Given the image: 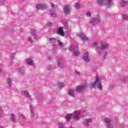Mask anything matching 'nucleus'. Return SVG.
Wrapping results in <instances>:
<instances>
[{"label":"nucleus","mask_w":128,"mask_h":128,"mask_svg":"<svg viewBox=\"0 0 128 128\" xmlns=\"http://www.w3.org/2000/svg\"><path fill=\"white\" fill-rule=\"evenodd\" d=\"M80 112L79 111H75L72 114H68L66 116V118L68 122H70L72 118L75 120H80Z\"/></svg>","instance_id":"obj_1"},{"label":"nucleus","mask_w":128,"mask_h":128,"mask_svg":"<svg viewBox=\"0 0 128 128\" xmlns=\"http://www.w3.org/2000/svg\"><path fill=\"white\" fill-rule=\"evenodd\" d=\"M112 0H97L96 2L98 6H110L112 4Z\"/></svg>","instance_id":"obj_2"},{"label":"nucleus","mask_w":128,"mask_h":128,"mask_svg":"<svg viewBox=\"0 0 128 128\" xmlns=\"http://www.w3.org/2000/svg\"><path fill=\"white\" fill-rule=\"evenodd\" d=\"M98 80H100V78H97L96 79V81L94 82V83H91L90 86H89L90 88H96V85L98 84Z\"/></svg>","instance_id":"obj_3"},{"label":"nucleus","mask_w":128,"mask_h":128,"mask_svg":"<svg viewBox=\"0 0 128 128\" xmlns=\"http://www.w3.org/2000/svg\"><path fill=\"white\" fill-rule=\"evenodd\" d=\"M70 8L68 6V5H65L64 8V11L65 14H70Z\"/></svg>","instance_id":"obj_4"},{"label":"nucleus","mask_w":128,"mask_h":128,"mask_svg":"<svg viewBox=\"0 0 128 128\" xmlns=\"http://www.w3.org/2000/svg\"><path fill=\"white\" fill-rule=\"evenodd\" d=\"M57 34H60L62 36H64V29L62 27H60L57 30Z\"/></svg>","instance_id":"obj_5"},{"label":"nucleus","mask_w":128,"mask_h":128,"mask_svg":"<svg viewBox=\"0 0 128 128\" xmlns=\"http://www.w3.org/2000/svg\"><path fill=\"white\" fill-rule=\"evenodd\" d=\"M86 86H80L76 88V90L77 92H84V90Z\"/></svg>","instance_id":"obj_6"},{"label":"nucleus","mask_w":128,"mask_h":128,"mask_svg":"<svg viewBox=\"0 0 128 128\" xmlns=\"http://www.w3.org/2000/svg\"><path fill=\"white\" fill-rule=\"evenodd\" d=\"M46 8V4L37 5L36 6V8H37V10H42V8Z\"/></svg>","instance_id":"obj_7"},{"label":"nucleus","mask_w":128,"mask_h":128,"mask_svg":"<svg viewBox=\"0 0 128 128\" xmlns=\"http://www.w3.org/2000/svg\"><path fill=\"white\" fill-rule=\"evenodd\" d=\"M83 60L87 62L90 60V58H88V52H86L84 54L83 56Z\"/></svg>","instance_id":"obj_8"},{"label":"nucleus","mask_w":128,"mask_h":128,"mask_svg":"<svg viewBox=\"0 0 128 128\" xmlns=\"http://www.w3.org/2000/svg\"><path fill=\"white\" fill-rule=\"evenodd\" d=\"M102 50H104V48H108V44L106 42H102L100 44Z\"/></svg>","instance_id":"obj_9"},{"label":"nucleus","mask_w":128,"mask_h":128,"mask_svg":"<svg viewBox=\"0 0 128 128\" xmlns=\"http://www.w3.org/2000/svg\"><path fill=\"white\" fill-rule=\"evenodd\" d=\"M100 22V18H93L92 19V24H96V22Z\"/></svg>","instance_id":"obj_10"},{"label":"nucleus","mask_w":128,"mask_h":128,"mask_svg":"<svg viewBox=\"0 0 128 128\" xmlns=\"http://www.w3.org/2000/svg\"><path fill=\"white\" fill-rule=\"evenodd\" d=\"M26 62L28 64H30V66H34V62L32 59H28L26 60Z\"/></svg>","instance_id":"obj_11"},{"label":"nucleus","mask_w":128,"mask_h":128,"mask_svg":"<svg viewBox=\"0 0 128 128\" xmlns=\"http://www.w3.org/2000/svg\"><path fill=\"white\" fill-rule=\"evenodd\" d=\"M22 94L23 96H26V98H30V93H28V91H24L22 92Z\"/></svg>","instance_id":"obj_12"},{"label":"nucleus","mask_w":128,"mask_h":128,"mask_svg":"<svg viewBox=\"0 0 128 128\" xmlns=\"http://www.w3.org/2000/svg\"><path fill=\"white\" fill-rule=\"evenodd\" d=\"M58 66L59 68H64V64H62V60H58Z\"/></svg>","instance_id":"obj_13"},{"label":"nucleus","mask_w":128,"mask_h":128,"mask_svg":"<svg viewBox=\"0 0 128 128\" xmlns=\"http://www.w3.org/2000/svg\"><path fill=\"white\" fill-rule=\"evenodd\" d=\"M80 54V52H78V50H74V56H78Z\"/></svg>","instance_id":"obj_14"},{"label":"nucleus","mask_w":128,"mask_h":128,"mask_svg":"<svg viewBox=\"0 0 128 128\" xmlns=\"http://www.w3.org/2000/svg\"><path fill=\"white\" fill-rule=\"evenodd\" d=\"M96 86H98V88H99V90H102V84L100 83H98L96 84Z\"/></svg>","instance_id":"obj_15"},{"label":"nucleus","mask_w":128,"mask_h":128,"mask_svg":"<svg viewBox=\"0 0 128 128\" xmlns=\"http://www.w3.org/2000/svg\"><path fill=\"white\" fill-rule=\"evenodd\" d=\"M7 84H8V86H12V80H10V78H8L7 80Z\"/></svg>","instance_id":"obj_16"},{"label":"nucleus","mask_w":128,"mask_h":128,"mask_svg":"<svg viewBox=\"0 0 128 128\" xmlns=\"http://www.w3.org/2000/svg\"><path fill=\"white\" fill-rule=\"evenodd\" d=\"M92 120L90 118V119H86L85 122H84V123L87 124H88L89 122H92Z\"/></svg>","instance_id":"obj_17"},{"label":"nucleus","mask_w":128,"mask_h":128,"mask_svg":"<svg viewBox=\"0 0 128 128\" xmlns=\"http://www.w3.org/2000/svg\"><path fill=\"white\" fill-rule=\"evenodd\" d=\"M74 90H69V92H68V94L69 95V96H74Z\"/></svg>","instance_id":"obj_18"},{"label":"nucleus","mask_w":128,"mask_h":128,"mask_svg":"<svg viewBox=\"0 0 128 128\" xmlns=\"http://www.w3.org/2000/svg\"><path fill=\"white\" fill-rule=\"evenodd\" d=\"M11 120H12V122L16 121V118L14 117V114L11 115Z\"/></svg>","instance_id":"obj_19"},{"label":"nucleus","mask_w":128,"mask_h":128,"mask_svg":"<svg viewBox=\"0 0 128 128\" xmlns=\"http://www.w3.org/2000/svg\"><path fill=\"white\" fill-rule=\"evenodd\" d=\"M75 8H76L77 10H78V8H80V4H75Z\"/></svg>","instance_id":"obj_20"},{"label":"nucleus","mask_w":128,"mask_h":128,"mask_svg":"<svg viewBox=\"0 0 128 128\" xmlns=\"http://www.w3.org/2000/svg\"><path fill=\"white\" fill-rule=\"evenodd\" d=\"M64 86V84L62 83H59L58 84V87L60 88H62Z\"/></svg>","instance_id":"obj_21"},{"label":"nucleus","mask_w":128,"mask_h":128,"mask_svg":"<svg viewBox=\"0 0 128 128\" xmlns=\"http://www.w3.org/2000/svg\"><path fill=\"white\" fill-rule=\"evenodd\" d=\"M59 128H64V124L60 123L59 124Z\"/></svg>","instance_id":"obj_22"},{"label":"nucleus","mask_w":128,"mask_h":128,"mask_svg":"<svg viewBox=\"0 0 128 128\" xmlns=\"http://www.w3.org/2000/svg\"><path fill=\"white\" fill-rule=\"evenodd\" d=\"M123 18H124V20H128V16L126 15H124L123 16Z\"/></svg>","instance_id":"obj_23"},{"label":"nucleus","mask_w":128,"mask_h":128,"mask_svg":"<svg viewBox=\"0 0 128 128\" xmlns=\"http://www.w3.org/2000/svg\"><path fill=\"white\" fill-rule=\"evenodd\" d=\"M58 42L59 46H62V42L60 40H58Z\"/></svg>","instance_id":"obj_24"},{"label":"nucleus","mask_w":128,"mask_h":128,"mask_svg":"<svg viewBox=\"0 0 128 128\" xmlns=\"http://www.w3.org/2000/svg\"><path fill=\"white\" fill-rule=\"evenodd\" d=\"M105 122H106L107 124H110V120L109 119H106Z\"/></svg>","instance_id":"obj_25"},{"label":"nucleus","mask_w":128,"mask_h":128,"mask_svg":"<svg viewBox=\"0 0 128 128\" xmlns=\"http://www.w3.org/2000/svg\"><path fill=\"white\" fill-rule=\"evenodd\" d=\"M86 16H90V12H87L86 14Z\"/></svg>","instance_id":"obj_26"},{"label":"nucleus","mask_w":128,"mask_h":128,"mask_svg":"<svg viewBox=\"0 0 128 128\" xmlns=\"http://www.w3.org/2000/svg\"><path fill=\"white\" fill-rule=\"evenodd\" d=\"M28 42H30V44H32V38H28Z\"/></svg>","instance_id":"obj_27"},{"label":"nucleus","mask_w":128,"mask_h":128,"mask_svg":"<svg viewBox=\"0 0 128 128\" xmlns=\"http://www.w3.org/2000/svg\"><path fill=\"white\" fill-rule=\"evenodd\" d=\"M108 128H112V125L110 124H108Z\"/></svg>","instance_id":"obj_28"},{"label":"nucleus","mask_w":128,"mask_h":128,"mask_svg":"<svg viewBox=\"0 0 128 128\" xmlns=\"http://www.w3.org/2000/svg\"><path fill=\"white\" fill-rule=\"evenodd\" d=\"M76 74H77V76H80V74L78 72H76Z\"/></svg>","instance_id":"obj_29"},{"label":"nucleus","mask_w":128,"mask_h":128,"mask_svg":"<svg viewBox=\"0 0 128 128\" xmlns=\"http://www.w3.org/2000/svg\"><path fill=\"white\" fill-rule=\"evenodd\" d=\"M50 40H56V39L55 38H50Z\"/></svg>","instance_id":"obj_30"},{"label":"nucleus","mask_w":128,"mask_h":128,"mask_svg":"<svg viewBox=\"0 0 128 128\" xmlns=\"http://www.w3.org/2000/svg\"><path fill=\"white\" fill-rule=\"evenodd\" d=\"M20 118H22V120H24V116H20Z\"/></svg>","instance_id":"obj_31"},{"label":"nucleus","mask_w":128,"mask_h":128,"mask_svg":"<svg viewBox=\"0 0 128 128\" xmlns=\"http://www.w3.org/2000/svg\"><path fill=\"white\" fill-rule=\"evenodd\" d=\"M48 26H52V24H50V22H48Z\"/></svg>","instance_id":"obj_32"},{"label":"nucleus","mask_w":128,"mask_h":128,"mask_svg":"<svg viewBox=\"0 0 128 128\" xmlns=\"http://www.w3.org/2000/svg\"><path fill=\"white\" fill-rule=\"evenodd\" d=\"M52 8H54V6H56V5H54V4H52Z\"/></svg>","instance_id":"obj_33"},{"label":"nucleus","mask_w":128,"mask_h":128,"mask_svg":"<svg viewBox=\"0 0 128 128\" xmlns=\"http://www.w3.org/2000/svg\"><path fill=\"white\" fill-rule=\"evenodd\" d=\"M93 44H94V46H96V42H93Z\"/></svg>","instance_id":"obj_34"},{"label":"nucleus","mask_w":128,"mask_h":128,"mask_svg":"<svg viewBox=\"0 0 128 128\" xmlns=\"http://www.w3.org/2000/svg\"><path fill=\"white\" fill-rule=\"evenodd\" d=\"M84 40H88V38L84 37Z\"/></svg>","instance_id":"obj_35"},{"label":"nucleus","mask_w":128,"mask_h":128,"mask_svg":"<svg viewBox=\"0 0 128 128\" xmlns=\"http://www.w3.org/2000/svg\"><path fill=\"white\" fill-rule=\"evenodd\" d=\"M0 72H2V70L0 69Z\"/></svg>","instance_id":"obj_36"},{"label":"nucleus","mask_w":128,"mask_h":128,"mask_svg":"<svg viewBox=\"0 0 128 128\" xmlns=\"http://www.w3.org/2000/svg\"><path fill=\"white\" fill-rule=\"evenodd\" d=\"M1 108H1L0 106V110Z\"/></svg>","instance_id":"obj_37"},{"label":"nucleus","mask_w":128,"mask_h":128,"mask_svg":"<svg viewBox=\"0 0 128 128\" xmlns=\"http://www.w3.org/2000/svg\"><path fill=\"white\" fill-rule=\"evenodd\" d=\"M98 50H100V48H99Z\"/></svg>","instance_id":"obj_38"},{"label":"nucleus","mask_w":128,"mask_h":128,"mask_svg":"<svg viewBox=\"0 0 128 128\" xmlns=\"http://www.w3.org/2000/svg\"><path fill=\"white\" fill-rule=\"evenodd\" d=\"M0 128H2V127H1Z\"/></svg>","instance_id":"obj_39"}]
</instances>
